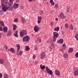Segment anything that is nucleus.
Returning <instances> with one entry per match:
<instances>
[{"label": "nucleus", "mask_w": 78, "mask_h": 78, "mask_svg": "<svg viewBox=\"0 0 78 78\" xmlns=\"http://www.w3.org/2000/svg\"><path fill=\"white\" fill-rule=\"evenodd\" d=\"M63 42H64V41H63V39H60L59 40V43L60 44H62Z\"/></svg>", "instance_id": "obj_26"}, {"label": "nucleus", "mask_w": 78, "mask_h": 78, "mask_svg": "<svg viewBox=\"0 0 78 78\" xmlns=\"http://www.w3.org/2000/svg\"><path fill=\"white\" fill-rule=\"evenodd\" d=\"M10 51L12 53H14V49L13 48H11L10 49Z\"/></svg>", "instance_id": "obj_24"}, {"label": "nucleus", "mask_w": 78, "mask_h": 78, "mask_svg": "<svg viewBox=\"0 0 78 78\" xmlns=\"http://www.w3.org/2000/svg\"><path fill=\"white\" fill-rule=\"evenodd\" d=\"M37 41L39 42L40 43H41V39L40 38H38L37 39Z\"/></svg>", "instance_id": "obj_27"}, {"label": "nucleus", "mask_w": 78, "mask_h": 78, "mask_svg": "<svg viewBox=\"0 0 78 78\" xmlns=\"http://www.w3.org/2000/svg\"><path fill=\"white\" fill-rule=\"evenodd\" d=\"M41 21V20H38V22H37L38 23V24L40 23Z\"/></svg>", "instance_id": "obj_41"}, {"label": "nucleus", "mask_w": 78, "mask_h": 78, "mask_svg": "<svg viewBox=\"0 0 78 78\" xmlns=\"http://www.w3.org/2000/svg\"><path fill=\"white\" fill-rule=\"evenodd\" d=\"M59 17L61 19H64V18H65V16L62 13H60V14L59 15Z\"/></svg>", "instance_id": "obj_9"}, {"label": "nucleus", "mask_w": 78, "mask_h": 78, "mask_svg": "<svg viewBox=\"0 0 78 78\" xmlns=\"http://www.w3.org/2000/svg\"><path fill=\"white\" fill-rule=\"evenodd\" d=\"M75 56L76 57H77L78 58V52H76L75 54Z\"/></svg>", "instance_id": "obj_38"}, {"label": "nucleus", "mask_w": 78, "mask_h": 78, "mask_svg": "<svg viewBox=\"0 0 78 78\" xmlns=\"http://www.w3.org/2000/svg\"><path fill=\"white\" fill-rule=\"evenodd\" d=\"M73 48H70L69 50V53H71V52H72V51H73Z\"/></svg>", "instance_id": "obj_25"}, {"label": "nucleus", "mask_w": 78, "mask_h": 78, "mask_svg": "<svg viewBox=\"0 0 78 78\" xmlns=\"http://www.w3.org/2000/svg\"><path fill=\"white\" fill-rule=\"evenodd\" d=\"M1 37V35L0 34V37Z\"/></svg>", "instance_id": "obj_56"}, {"label": "nucleus", "mask_w": 78, "mask_h": 78, "mask_svg": "<svg viewBox=\"0 0 78 78\" xmlns=\"http://www.w3.org/2000/svg\"><path fill=\"white\" fill-rule=\"evenodd\" d=\"M63 48H65V44H63Z\"/></svg>", "instance_id": "obj_43"}, {"label": "nucleus", "mask_w": 78, "mask_h": 78, "mask_svg": "<svg viewBox=\"0 0 78 78\" xmlns=\"http://www.w3.org/2000/svg\"><path fill=\"white\" fill-rule=\"evenodd\" d=\"M0 23H1V25H2V26H5V24H4V23H3V21H0Z\"/></svg>", "instance_id": "obj_29"}, {"label": "nucleus", "mask_w": 78, "mask_h": 78, "mask_svg": "<svg viewBox=\"0 0 78 78\" xmlns=\"http://www.w3.org/2000/svg\"><path fill=\"white\" fill-rule=\"evenodd\" d=\"M74 75H76V76L78 75V69H77V70H76L74 72Z\"/></svg>", "instance_id": "obj_17"}, {"label": "nucleus", "mask_w": 78, "mask_h": 78, "mask_svg": "<svg viewBox=\"0 0 78 78\" xmlns=\"http://www.w3.org/2000/svg\"><path fill=\"white\" fill-rule=\"evenodd\" d=\"M3 31L4 33H7L8 31V28L6 26H4L3 29Z\"/></svg>", "instance_id": "obj_7"}, {"label": "nucleus", "mask_w": 78, "mask_h": 78, "mask_svg": "<svg viewBox=\"0 0 78 78\" xmlns=\"http://www.w3.org/2000/svg\"><path fill=\"white\" fill-rule=\"evenodd\" d=\"M46 70L47 72V73L51 75L53 74V72L51 70H50V69L48 68V67H46Z\"/></svg>", "instance_id": "obj_5"}, {"label": "nucleus", "mask_w": 78, "mask_h": 78, "mask_svg": "<svg viewBox=\"0 0 78 78\" xmlns=\"http://www.w3.org/2000/svg\"><path fill=\"white\" fill-rule=\"evenodd\" d=\"M58 7H59L58 6V5L57 4H55V8H56V9H58Z\"/></svg>", "instance_id": "obj_35"}, {"label": "nucleus", "mask_w": 78, "mask_h": 78, "mask_svg": "<svg viewBox=\"0 0 78 78\" xmlns=\"http://www.w3.org/2000/svg\"><path fill=\"white\" fill-rule=\"evenodd\" d=\"M53 0H50V3H52V2H53Z\"/></svg>", "instance_id": "obj_45"}, {"label": "nucleus", "mask_w": 78, "mask_h": 78, "mask_svg": "<svg viewBox=\"0 0 78 78\" xmlns=\"http://www.w3.org/2000/svg\"><path fill=\"white\" fill-rule=\"evenodd\" d=\"M37 64V62L36 61V62H35V64Z\"/></svg>", "instance_id": "obj_48"}, {"label": "nucleus", "mask_w": 78, "mask_h": 78, "mask_svg": "<svg viewBox=\"0 0 78 78\" xmlns=\"http://www.w3.org/2000/svg\"><path fill=\"white\" fill-rule=\"evenodd\" d=\"M17 1H19L20 0H17Z\"/></svg>", "instance_id": "obj_55"}, {"label": "nucleus", "mask_w": 78, "mask_h": 78, "mask_svg": "<svg viewBox=\"0 0 78 78\" xmlns=\"http://www.w3.org/2000/svg\"><path fill=\"white\" fill-rule=\"evenodd\" d=\"M54 36L53 37V41L54 42H55L56 41V38L59 36V34L58 33L54 32L53 33Z\"/></svg>", "instance_id": "obj_2"}, {"label": "nucleus", "mask_w": 78, "mask_h": 78, "mask_svg": "<svg viewBox=\"0 0 78 78\" xmlns=\"http://www.w3.org/2000/svg\"><path fill=\"white\" fill-rule=\"evenodd\" d=\"M45 56V53L44 52H43L41 54V58H43Z\"/></svg>", "instance_id": "obj_11"}, {"label": "nucleus", "mask_w": 78, "mask_h": 78, "mask_svg": "<svg viewBox=\"0 0 78 78\" xmlns=\"http://www.w3.org/2000/svg\"><path fill=\"white\" fill-rule=\"evenodd\" d=\"M38 20H41L42 19V17L41 16H38Z\"/></svg>", "instance_id": "obj_32"}, {"label": "nucleus", "mask_w": 78, "mask_h": 78, "mask_svg": "<svg viewBox=\"0 0 78 78\" xmlns=\"http://www.w3.org/2000/svg\"><path fill=\"white\" fill-rule=\"evenodd\" d=\"M12 33V32H11V30H10L8 32V35H9V36H10L11 34Z\"/></svg>", "instance_id": "obj_30"}, {"label": "nucleus", "mask_w": 78, "mask_h": 78, "mask_svg": "<svg viewBox=\"0 0 78 78\" xmlns=\"http://www.w3.org/2000/svg\"><path fill=\"white\" fill-rule=\"evenodd\" d=\"M21 21L22 23H24V22H25V19H24V18H22Z\"/></svg>", "instance_id": "obj_31"}, {"label": "nucleus", "mask_w": 78, "mask_h": 78, "mask_svg": "<svg viewBox=\"0 0 78 78\" xmlns=\"http://www.w3.org/2000/svg\"><path fill=\"white\" fill-rule=\"evenodd\" d=\"M26 51H29L30 50V48L28 46H26V49H25Z\"/></svg>", "instance_id": "obj_20"}, {"label": "nucleus", "mask_w": 78, "mask_h": 78, "mask_svg": "<svg viewBox=\"0 0 78 78\" xmlns=\"http://www.w3.org/2000/svg\"><path fill=\"white\" fill-rule=\"evenodd\" d=\"M55 20H56L57 21H58V19L57 18H56L55 19Z\"/></svg>", "instance_id": "obj_50"}, {"label": "nucleus", "mask_w": 78, "mask_h": 78, "mask_svg": "<svg viewBox=\"0 0 78 78\" xmlns=\"http://www.w3.org/2000/svg\"><path fill=\"white\" fill-rule=\"evenodd\" d=\"M67 11H68V12L69 11V10H67Z\"/></svg>", "instance_id": "obj_58"}, {"label": "nucleus", "mask_w": 78, "mask_h": 78, "mask_svg": "<svg viewBox=\"0 0 78 78\" xmlns=\"http://www.w3.org/2000/svg\"><path fill=\"white\" fill-rule=\"evenodd\" d=\"M30 39V37H29L26 36V37H24L23 38V41L24 42H28Z\"/></svg>", "instance_id": "obj_4"}, {"label": "nucleus", "mask_w": 78, "mask_h": 78, "mask_svg": "<svg viewBox=\"0 0 78 78\" xmlns=\"http://www.w3.org/2000/svg\"><path fill=\"white\" fill-rule=\"evenodd\" d=\"M8 51H9V49H8Z\"/></svg>", "instance_id": "obj_57"}, {"label": "nucleus", "mask_w": 78, "mask_h": 78, "mask_svg": "<svg viewBox=\"0 0 78 78\" xmlns=\"http://www.w3.org/2000/svg\"><path fill=\"white\" fill-rule=\"evenodd\" d=\"M65 27L66 28H68V27H69V25H68V24L67 23L65 24Z\"/></svg>", "instance_id": "obj_33"}, {"label": "nucleus", "mask_w": 78, "mask_h": 78, "mask_svg": "<svg viewBox=\"0 0 78 78\" xmlns=\"http://www.w3.org/2000/svg\"><path fill=\"white\" fill-rule=\"evenodd\" d=\"M18 21V19L16 18L14 20V22H17Z\"/></svg>", "instance_id": "obj_36"}, {"label": "nucleus", "mask_w": 78, "mask_h": 78, "mask_svg": "<svg viewBox=\"0 0 78 78\" xmlns=\"http://www.w3.org/2000/svg\"><path fill=\"white\" fill-rule=\"evenodd\" d=\"M55 73L56 75H60L59 71L58 70H56L55 71Z\"/></svg>", "instance_id": "obj_16"}, {"label": "nucleus", "mask_w": 78, "mask_h": 78, "mask_svg": "<svg viewBox=\"0 0 78 78\" xmlns=\"http://www.w3.org/2000/svg\"><path fill=\"white\" fill-rule=\"evenodd\" d=\"M1 6L2 8L3 11H4V12H6L7 9H8L9 11H10V7L9 6L7 7L5 6L4 4H2L1 5Z\"/></svg>", "instance_id": "obj_1"}, {"label": "nucleus", "mask_w": 78, "mask_h": 78, "mask_svg": "<svg viewBox=\"0 0 78 78\" xmlns=\"http://www.w3.org/2000/svg\"><path fill=\"white\" fill-rule=\"evenodd\" d=\"M51 43H52V41H50V43L51 44Z\"/></svg>", "instance_id": "obj_54"}, {"label": "nucleus", "mask_w": 78, "mask_h": 78, "mask_svg": "<svg viewBox=\"0 0 78 78\" xmlns=\"http://www.w3.org/2000/svg\"><path fill=\"white\" fill-rule=\"evenodd\" d=\"M4 78H9V76L7 74H5L4 76Z\"/></svg>", "instance_id": "obj_21"}, {"label": "nucleus", "mask_w": 78, "mask_h": 78, "mask_svg": "<svg viewBox=\"0 0 78 78\" xmlns=\"http://www.w3.org/2000/svg\"><path fill=\"white\" fill-rule=\"evenodd\" d=\"M63 56L64 58H67V57H68V54H65L63 55Z\"/></svg>", "instance_id": "obj_18"}, {"label": "nucleus", "mask_w": 78, "mask_h": 78, "mask_svg": "<svg viewBox=\"0 0 78 78\" xmlns=\"http://www.w3.org/2000/svg\"><path fill=\"white\" fill-rule=\"evenodd\" d=\"M57 43H59V40L57 41Z\"/></svg>", "instance_id": "obj_52"}, {"label": "nucleus", "mask_w": 78, "mask_h": 78, "mask_svg": "<svg viewBox=\"0 0 78 78\" xmlns=\"http://www.w3.org/2000/svg\"><path fill=\"white\" fill-rule=\"evenodd\" d=\"M14 7H13V6H11V9H13V8H14Z\"/></svg>", "instance_id": "obj_49"}, {"label": "nucleus", "mask_w": 78, "mask_h": 78, "mask_svg": "<svg viewBox=\"0 0 78 78\" xmlns=\"http://www.w3.org/2000/svg\"><path fill=\"white\" fill-rule=\"evenodd\" d=\"M21 9H23V7H22Z\"/></svg>", "instance_id": "obj_53"}, {"label": "nucleus", "mask_w": 78, "mask_h": 78, "mask_svg": "<svg viewBox=\"0 0 78 78\" xmlns=\"http://www.w3.org/2000/svg\"><path fill=\"white\" fill-rule=\"evenodd\" d=\"M4 61L3 59H0V64H3Z\"/></svg>", "instance_id": "obj_19"}, {"label": "nucleus", "mask_w": 78, "mask_h": 78, "mask_svg": "<svg viewBox=\"0 0 78 78\" xmlns=\"http://www.w3.org/2000/svg\"><path fill=\"white\" fill-rule=\"evenodd\" d=\"M33 58H34V59H35V58H36V56H33Z\"/></svg>", "instance_id": "obj_44"}, {"label": "nucleus", "mask_w": 78, "mask_h": 78, "mask_svg": "<svg viewBox=\"0 0 78 78\" xmlns=\"http://www.w3.org/2000/svg\"><path fill=\"white\" fill-rule=\"evenodd\" d=\"M40 67L41 69L44 70V69H45V66L43 65L42 66V65L41 64L40 65Z\"/></svg>", "instance_id": "obj_10"}, {"label": "nucleus", "mask_w": 78, "mask_h": 78, "mask_svg": "<svg viewBox=\"0 0 78 78\" xmlns=\"http://www.w3.org/2000/svg\"><path fill=\"white\" fill-rule=\"evenodd\" d=\"M51 3V5L52 6H53L55 5V2H52Z\"/></svg>", "instance_id": "obj_39"}, {"label": "nucleus", "mask_w": 78, "mask_h": 78, "mask_svg": "<svg viewBox=\"0 0 78 78\" xmlns=\"http://www.w3.org/2000/svg\"><path fill=\"white\" fill-rule=\"evenodd\" d=\"M14 8H18L19 5L16 3H15L14 4Z\"/></svg>", "instance_id": "obj_15"}, {"label": "nucleus", "mask_w": 78, "mask_h": 78, "mask_svg": "<svg viewBox=\"0 0 78 78\" xmlns=\"http://www.w3.org/2000/svg\"><path fill=\"white\" fill-rule=\"evenodd\" d=\"M12 0H9L10 3H12Z\"/></svg>", "instance_id": "obj_46"}, {"label": "nucleus", "mask_w": 78, "mask_h": 78, "mask_svg": "<svg viewBox=\"0 0 78 78\" xmlns=\"http://www.w3.org/2000/svg\"><path fill=\"white\" fill-rule=\"evenodd\" d=\"M39 27L37 26H35L34 28V30L35 32H38Z\"/></svg>", "instance_id": "obj_8"}, {"label": "nucleus", "mask_w": 78, "mask_h": 78, "mask_svg": "<svg viewBox=\"0 0 78 78\" xmlns=\"http://www.w3.org/2000/svg\"><path fill=\"white\" fill-rule=\"evenodd\" d=\"M13 30H15L17 28V26L16 25H13Z\"/></svg>", "instance_id": "obj_28"}, {"label": "nucleus", "mask_w": 78, "mask_h": 78, "mask_svg": "<svg viewBox=\"0 0 78 78\" xmlns=\"http://www.w3.org/2000/svg\"><path fill=\"white\" fill-rule=\"evenodd\" d=\"M15 33H16L14 34V36L16 37H18V35H17V33H18L17 31H16L15 32Z\"/></svg>", "instance_id": "obj_22"}, {"label": "nucleus", "mask_w": 78, "mask_h": 78, "mask_svg": "<svg viewBox=\"0 0 78 78\" xmlns=\"http://www.w3.org/2000/svg\"><path fill=\"white\" fill-rule=\"evenodd\" d=\"M8 0H1V3L2 4H3L4 2H5V4L6 5V6L8 5V2H6Z\"/></svg>", "instance_id": "obj_6"}, {"label": "nucleus", "mask_w": 78, "mask_h": 78, "mask_svg": "<svg viewBox=\"0 0 78 78\" xmlns=\"http://www.w3.org/2000/svg\"><path fill=\"white\" fill-rule=\"evenodd\" d=\"M34 50H35V51H37V50H38V49H37V46H35Z\"/></svg>", "instance_id": "obj_34"}, {"label": "nucleus", "mask_w": 78, "mask_h": 78, "mask_svg": "<svg viewBox=\"0 0 78 78\" xmlns=\"http://www.w3.org/2000/svg\"><path fill=\"white\" fill-rule=\"evenodd\" d=\"M51 46H52V47H53L54 44H51Z\"/></svg>", "instance_id": "obj_51"}, {"label": "nucleus", "mask_w": 78, "mask_h": 78, "mask_svg": "<svg viewBox=\"0 0 78 78\" xmlns=\"http://www.w3.org/2000/svg\"><path fill=\"white\" fill-rule=\"evenodd\" d=\"M3 28H2V27H0V31H3Z\"/></svg>", "instance_id": "obj_37"}, {"label": "nucleus", "mask_w": 78, "mask_h": 78, "mask_svg": "<svg viewBox=\"0 0 78 78\" xmlns=\"http://www.w3.org/2000/svg\"><path fill=\"white\" fill-rule=\"evenodd\" d=\"M23 53V51H20L18 52V56H21L22 55V54Z\"/></svg>", "instance_id": "obj_13"}, {"label": "nucleus", "mask_w": 78, "mask_h": 78, "mask_svg": "<svg viewBox=\"0 0 78 78\" xmlns=\"http://www.w3.org/2000/svg\"><path fill=\"white\" fill-rule=\"evenodd\" d=\"M70 30H73V26L72 24H71L70 26Z\"/></svg>", "instance_id": "obj_23"}, {"label": "nucleus", "mask_w": 78, "mask_h": 78, "mask_svg": "<svg viewBox=\"0 0 78 78\" xmlns=\"http://www.w3.org/2000/svg\"><path fill=\"white\" fill-rule=\"evenodd\" d=\"M16 47H17V50L18 51H19V50H20V44H16Z\"/></svg>", "instance_id": "obj_12"}, {"label": "nucleus", "mask_w": 78, "mask_h": 78, "mask_svg": "<svg viewBox=\"0 0 78 78\" xmlns=\"http://www.w3.org/2000/svg\"><path fill=\"white\" fill-rule=\"evenodd\" d=\"M51 25H53V23L51 22Z\"/></svg>", "instance_id": "obj_47"}, {"label": "nucleus", "mask_w": 78, "mask_h": 78, "mask_svg": "<svg viewBox=\"0 0 78 78\" xmlns=\"http://www.w3.org/2000/svg\"><path fill=\"white\" fill-rule=\"evenodd\" d=\"M27 34V32L26 30H23L20 33V36L22 37L23 36L24 34V35H26Z\"/></svg>", "instance_id": "obj_3"}, {"label": "nucleus", "mask_w": 78, "mask_h": 78, "mask_svg": "<svg viewBox=\"0 0 78 78\" xmlns=\"http://www.w3.org/2000/svg\"><path fill=\"white\" fill-rule=\"evenodd\" d=\"M2 73H0V78H2Z\"/></svg>", "instance_id": "obj_42"}, {"label": "nucleus", "mask_w": 78, "mask_h": 78, "mask_svg": "<svg viewBox=\"0 0 78 78\" xmlns=\"http://www.w3.org/2000/svg\"><path fill=\"white\" fill-rule=\"evenodd\" d=\"M59 30V26H58L57 27L55 28L54 30L55 31H58Z\"/></svg>", "instance_id": "obj_14"}, {"label": "nucleus", "mask_w": 78, "mask_h": 78, "mask_svg": "<svg viewBox=\"0 0 78 78\" xmlns=\"http://www.w3.org/2000/svg\"><path fill=\"white\" fill-rule=\"evenodd\" d=\"M4 48H5V49H8V46H6V45H5Z\"/></svg>", "instance_id": "obj_40"}, {"label": "nucleus", "mask_w": 78, "mask_h": 78, "mask_svg": "<svg viewBox=\"0 0 78 78\" xmlns=\"http://www.w3.org/2000/svg\"><path fill=\"white\" fill-rule=\"evenodd\" d=\"M0 8H1L0 7Z\"/></svg>", "instance_id": "obj_59"}]
</instances>
